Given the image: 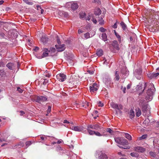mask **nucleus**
<instances>
[{
	"label": "nucleus",
	"instance_id": "f257e3e1",
	"mask_svg": "<svg viewBox=\"0 0 159 159\" xmlns=\"http://www.w3.org/2000/svg\"><path fill=\"white\" fill-rule=\"evenodd\" d=\"M148 22L151 23L152 27L155 31H159V16L155 14V11L149 9L148 11Z\"/></svg>",
	"mask_w": 159,
	"mask_h": 159
},
{
	"label": "nucleus",
	"instance_id": "f03ea898",
	"mask_svg": "<svg viewBox=\"0 0 159 159\" xmlns=\"http://www.w3.org/2000/svg\"><path fill=\"white\" fill-rule=\"evenodd\" d=\"M148 88L147 90V95L146 97V99L148 101H151L152 98V96L155 91V89L154 85L152 83H145L144 89Z\"/></svg>",
	"mask_w": 159,
	"mask_h": 159
},
{
	"label": "nucleus",
	"instance_id": "7ed1b4c3",
	"mask_svg": "<svg viewBox=\"0 0 159 159\" xmlns=\"http://www.w3.org/2000/svg\"><path fill=\"white\" fill-rule=\"evenodd\" d=\"M129 75V71L125 68H123L121 70L120 73L118 71H116L115 73L116 80L118 81L120 78V76L121 78L124 79L125 78Z\"/></svg>",
	"mask_w": 159,
	"mask_h": 159
},
{
	"label": "nucleus",
	"instance_id": "20e7f679",
	"mask_svg": "<svg viewBox=\"0 0 159 159\" xmlns=\"http://www.w3.org/2000/svg\"><path fill=\"white\" fill-rule=\"evenodd\" d=\"M142 110L143 115L148 116L150 114V108L147 103H144L142 106Z\"/></svg>",
	"mask_w": 159,
	"mask_h": 159
},
{
	"label": "nucleus",
	"instance_id": "39448f33",
	"mask_svg": "<svg viewBox=\"0 0 159 159\" xmlns=\"http://www.w3.org/2000/svg\"><path fill=\"white\" fill-rule=\"evenodd\" d=\"M115 140L116 143L122 145H127L128 144V141L122 138H115Z\"/></svg>",
	"mask_w": 159,
	"mask_h": 159
},
{
	"label": "nucleus",
	"instance_id": "423d86ee",
	"mask_svg": "<svg viewBox=\"0 0 159 159\" xmlns=\"http://www.w3.org/2000/svg\"><path fill=\"white\" fill-rule=\"evenodd\" d=\"M96 155L98 156L99 159H108L107 155L101 151H97Z\"/></svg>",
	"mask_w": 159,
	"mask_h": 159
},
{
	"label": "nucleus",
	"instance_id": "0eeeda50",
	"mask_svg": "<svg viewBox=\"0 0 159 159\" xmlns=\"http://www.w3.org/2000/svg\"><path fill=\"white\" fill-rule=\"evenodd\" d=\"M142 70L140 68L136 69L134 72V74L138 80H140L142 77Z\"/></svg>",
	"mask_w": 159,
	"mask_h": 159
},
{
	"label": "nucleus",
	"instance_id": "6e6552de",
	"mask_svg": "<svg viewBox=\"0 0 159 159\" xmlns=\"http://www.w3.org/2000/svg\"><path fill=\"white\" fill-rule=\"evenodd\" d=\"M111 106L113 108L120 110L122 109V106L121 104H117L113 102L110 103Z\"/></svg>",
	"mask_w": 159,
	"mask_h": 159
},
{
	"label": "nucleus",
	"instance_id": "1a4fd4ad",
	"mask_svg": "<svg viewBox=\"0 0 159 159\" xmlns=\"http://www.w3.org/2000/svg\"><path fill=\"white\" fill-rule=\"evenodd\" d=\"M57 79L61 82L64 81L66 79V76L64 74L60 73L56 76Z\"/></svg>",
	"mask_w": 159,
	"mask_h": 159
},
{
	"label": "nucleus",
	"instance_id": "9d476101",
	"mask_svg": "<svg viewBox=\"0 0 159 159\" xmlns=\"http://www.w3.org/2000/svg\"><path fill=\"white\" fill-rule=\"evenodd\" d=\"M71 129L75 131L82 132L84 128V127L80 126H73L71 128Z\"/></svg>",
	"mask_w": 159,
	"mask_h": 159
},
{
	"label": "nucleus",
	"instance_id": "9b49d317",
	"mask_svg": "<svg viewBox=\"0 0 159 159\" xmlns=\"http://www.w3.org/2000/svg\"><path fill=\"white\" fill-rule=\"evenodd\" d=\"M43 53L41 56V57L39 58H42L47 57L48 55L49 52H50V50H48L47 48H44L43 50Z\"/></svg>",
	"mask_w": 159,
	"mask_h": 159
},
{
	"label": "nucleus",
	"instance_id": "f8f14e48",
	"mask_svg": "<svg viewBox=\"0 0 159 159\" xmlns=\"http://www.w3.org/2000/svg\"><path fill=\"white\" fill-rule=\"evenodd\" d=\"M98 85L97 84L94 83L89 87L90 91L91 92H94L98 90Z\"/></svg>",
	"mask_w": 159,
	"mask_h": 159
},
{
	"label": "nucleus",
	"instance_id": "ddd939ff",
	"mask_svg": "<svg viewBox=\"0 0 159 159\" xmlns=\"http://www.w3.org/2000/svg\"><path fill=\"white\" fill-rule=\"evenodd\" d=\"M55 47L58 52H61L63 51L65 48V45L63 44L62 45H56Z\"/></svg>",
	"mask_w": 159,
	"mask_h": 159
},
{
	"label": "nucleus",
	"instance_id": "4468645a",
	"mask_svg": "<svg viewBox=\"0 0 159 159\" xmlns=\"http://www.w3.org/2000/svg\"><path fill=\"white\" fill-rule=\"evenodd\" d=\"M111 79L109 76H105L103 78V81L107 85H109L111 83Z\"/></svg>",
	"mask_w": 159,
	"mask_h": 159
},
{
	"label": "nucleus",
	"instance_id": "2eb2a0df",
	"mask_svg": "<svg viewBox=\"0 0 159 159\" xmlns=\"http://www.w3.org/2000/svg\"><path fill=\"white\" fill-rule=\"evenodd\" d=\"M68 3L69 5H71V8L73 11L76 10L78 7V4L76 2H69Z\"/></svg>",
	"mask_w": 159,
	"mask_h": 159
},
{
	"label": "nucleus",
	"instance_id": "dca6fc26",
	"mask_svg": "<svg viewBox=\"0 0 159 159\" xmlns=\"http://www.w3.org/2000/svg\"><path fill=\"white\" fill-rule=\"evenodd\" d=\"M134 150L137 152H143L145 151V149L143 147L137 146L134 148Z\"/></svg>",
	"mask_w": 159,
	"mask_h": 159
},
{
	"label": "nucleus",
	"instance_id": "f3484780",
	"mask_svg": "<svg viewBox=\"0 0 159 159\" xmlns=\"http://www.w3.org/2000/svg\"><path fill=\"white\" fill-rule=\"evenodd\" d=\"M94 129L97 130H100L102 131H105V130L101 127L98 124H94Z\"/></svg>",
	"mask_w": 159,
	"mask_h": 159
},
{
	"label": "nucleus",
	"instance_id": "a211bd4d",
	"mask_svg": "<svg viewBox=\"0 0 159 159\" xmlns=\"http://www.w3.org/2000/svg\"><path fill=\"white\" fill-rule=\"evenodd\" d=\"M47 99V98L45 97L38 96L37 98L36 101L39 103H40L41 102L45 101Z\"/></svg>",
	"mask_w": 159,
	"mask_h": 159
},
{
	"label": "nucleus",
	"instance_id": "6ab92c4d",
	"mask_svg": "<svg viewBox=\"0 0 159 159\" xmlns=\"http://www.w3.org/2000/svg\"><path fill=\"white\" fill-rule=\"evenodd\" d=\"M48 38L46 35H43L40 39V41L43 44H46L48 41Z\"/></svg>",
	"mask_w": 159,
	"mask_h": 159
},
{
	"label": "nucleus",
	"instance_id": "aec40b11",
	"mask_svg": "<svg viewBox=\"0 0 159 159\" xmlns=\"http://www.w3.org/2000/svg\"><path fill=\"white\" fill-rule=\"evenodd\" d=\"M112 45L113 47L116 49L118 50H119L120 48L119 47V45L117 41H114L113 42Z\"/></svg>",
	"mask_w": 159,
	"mask_h": 159
},
{
	"label": "nucleus",
	"instance_id": "412c9836",
	"mask_svg": "<svg viewBox=\"0 0 159 159\" xmlns=\"http://www.w3.org/2000/svg\"><path fill=\"white\" fill-rule=\"evenodd\" d=\"M100 37L105 42L107 40V36L105 33H102L101 35L100 36Z\"/></svg>",
	"mask_w": 159,
	"mask_h": 159
},
{
	"label": "nucleus",
	"instance_id": "4be33fe9",
	"mask_svg": "<svg viewBox=\"0 0 159 159\" xmlns=\"http://www.w3.org/2000/svg\"><path fill=\"white\" fill-rule=\"evenodd\" d=\"M105 131H101L100 132H99L97 131H95L94 134L98 136H102L105 135V134H104V132Z\"/></svg>",
	"mask_w": 159,
	"mask_h": 159
},
{
	"label": "nucleus",
	"instance_id": "5701e85b",
	"mask_svg": "<svg viewBox=\"0 0 159 159\" xmlns=\"http://www.w3.org/2000/svg\"><path fill=\"white\" fill-rule=\"evenodd\" d=\"M6 66L11 70H13L14 67V64L13 63L11 62L7 64L6 65Z\"/></svg>",
	"mask_w": 159,
	"mask_h": 159
},
{
	"label": "nucleus",
	"instance_id": "b1692460",
	"mask_svg": "<svg viewBox=\"0 0 159 159\" xmlns=\"http://www.w3.org/2000/svg\"><path fill=\"white\" fill-rule=\"evenodd\" d=\"M95 34V33L94 32H93V35H91V36L90 35V34L89 33H85L84 35V38L85 39H89L90 37H92Z\"/></svg>",
	"mask_w": 159,
	"mask_h": 159
},
{
	"label": "nucleus",
	"instance_id": "393cba45",
	"mask_svg": "<svg viewBox=\"0 0 159 159\" xmlns=\"http://www.w3.org/2000/svg\"><path fill=\"white\" fill-rule=\"evenodd\" d=\"M101 13V11L100 9L98 8L95 9L94 10V13L96 15H99Z\"/></svg>",
	"mask_w": 159,
	"mask_h": 159
},
{
	"label": "nucleus",
	"instance_id": "a878e982",
	"mask_svg": "<svg viewBox=\"0 0 159 159\" xmlns=\"http://www.w3.org/2000/svg\"><path fill=\"white\" fill-rule=\"evenodd\" d=\"M59 14L60 15H62L65 17H67L68 16V13L66 12H64L63 11H61L59 12Z\"/></svg>",
	"mask_w": 159,
	"mask_h": 159
},
{
	"label": "nucleus",
	"instance_id": "bb28decb",
	"mask_svg": "<svg viewBox=\"0 0 159 159\" xmlns=\"http://www.w3.org/2000/svg\"><path fill=\"white\" fill-rule=\"evenodd\" d=\"M96 54L99 57L101 56L103 54V50L102 49L98 50L96 52Z\"/></svg>",
	"mask_w": 159,
	"mask_h": 159
},
{
	"label": "nucleus",
	"instance_id": "cd10ccee",
	"mask_svg": "<svg viewBox=\"0 0 159 159\" xmlns=\"http://www.w3.org/2000/svg\"><path fill=\"white\" fill-rule=\"evenodd\" d=\"M136 116L137 117L139 116L141 114V110L140 109L138 108L136 110Z\"/></svg>",
	"mask_w": 159,
	"mask_h": 159
},
{
	"label": "nucleus",
	"instance_id": "c85d7f7f",
	"mask_svg": "<svg viewBox=\"0 0 159 159\" xmlns=\"http://www.w3.org/2000/svg\"><path fill=\"white\" fill-rule=\"evenodd\" d=\"M134 116V111L132 110H131L130 112H129V117L131 119H132L133 118Z\"/></svg>",
	"mask_w": 159,
	"mask_h": 159
},
{
	"label": "nucleus",
	"instance_id": "c756f323",
	"mask_svg": "<svg viewBox=\"0 0 159 159\" xmlns=\"http://www.w3.org/2000/svg\"><path fill=\"white\" fill-rule=\"evenodd\" d=\"M120 24L123 30H125L126 28V25L123 22H121Z\"/></svg>",
	"mask_w": 159,
	"mask_h": 159
},
{
	"label": "nucleus",
	"instance_id": "7c9ffc66",
	"mask_svg": "<svg viewBox=\"0 0 159 159\" xmlns=\"http://www.w3.org/2000/svg\"><path fill=\"white\" fill-rule=\"evenodd\" d=\"M125 136L126 138L129 140H130L132 139V137L129 134L125 133Z\"/></svg>",
	"mask_w": 159,
	"mask_h": 159
},
{
	"label": "nucleus",
	"instance_id": "2f4dec72",
	"mask_svg": "<svg viewBox=\"0 0 159 159\" xmlns=\"http://www.w3.org/2000/svg\"><path fill=\"white\" fill-rule=\"evenodd\" d=\"M80 18L81 19H83L85 18L86 16V14L83 12H81L80 14Z\"/></svg>",
	"mask_w": 159,
	"mask_h": 159
},
{
	"label": "nucleus",
	"instance_id": "473e14b6",
	"mask_svg": "<svg viewBox=\"0 0 159 159\" xmlns=\"http://www.w3.org/2000/svg\"><path fill=\"white\" fill-rule=\"evenodd\" d=\"M148 136L147 134H144L141 137H140L139 138V140H142L143 139H146Z\"/></svg>",
	"mask_w": 159,
	"mask_h": 159
},
{
	"label": "nucleus",
	"instance_id": "72a5a7b5",
	"mask_svg": "<svg viewBox=\"0 0 159 159\" xmlns=\"http://www.w3.org/2000/svg\"><path fill=\"white\" fill-rule=\"evenodd\" d=\"M87 130L88 132L89 133V134L91 135H93L95 133V131H93L89 129H87Z\"/></svg>",
	"mask_w": 159,
	"mask_h": 159
},
{
	"label": "nucleus",
	"instance_id": "f704fd0d",
	"mask_svg": "<svg viewBox=\"0 0 159 159\" xmlns=\"http://www.w3.org/2000/svg\"><path fill=\"white\" fill-rule=\"evenodd\" d=\"M116 37L117 38L119 42V43H120L121 42V38L120 36V35L118 34H117L116 35H115Z\"/></svg>",
	"mask_w": 159,
	"mask_h": 159
},
{
	"label": "nucleus",
	"instance_id": "c9c22d12",
	"mask_svg": "<svg viewBox=\"0 0 159 159\" xmlns=\"http://www.w3.org/2000/svg\"><path fill=\"white\" fill-rule=\"evenodd\" d=\"M150 121L148 118H146L143 121V123L146 125H148L150 123Z\"/></svg>",
	"mask_w": 159,
	"mask_h": 159
},
{
	"label": "nucleus",
	"instance_id": "e433bc0d",
	"mask_svg": "<svg viewBox=\"0 0 159 159\" xmlns=\"http://www.w3.org/2000/svg\"><path fill=\"white\" fill-rule=\"evenodd\" d=\"M23 1L27 4L30 5H32L33 3L32 2H30L28 0H23Z\"/></svg>",
	"mask_w": 159,
	"mask_h": 159
},
{
	"label": "nucleus",
	"instance_id": "4c0bfd02",
	"mask_svg": "<svg viewBox=\"0 0 159 159\" xmlns=\"http://www.w3.org/2000/svg\"><path fill=\"white\" fill-rule=\"evenodd\" d=\"M130 155L131 156L134 157H137L139 156L137 153L135 152H132L130 153Z\"/></svg>",
	"mask_w": 159,
	"mask_h": 159
},
{
	"label": "nucleus",
	"instance_id": "58836bf2",
	"mask_svg": "<svg viewBox=\"0 0 159 159\" xmlns=\"http://www.w3.org/2000/svg\"><path fill=\"white\" fill-rule=\"evenodd\" d=\"M147 75L148 77L150 79H152V78H154L153 73H148L147 74Z\"/></svg>",
	"mask_w": 159,
	"mask_h": 159
},
{
	"label": "nucleus",
	"instance_id": "ea45409f",
	"mask_svg": "<svg viewBox=\"0 0 159 159\" xmlns=\"http://www.w3.org/2000/svg\"><path fill=\"white\" fill-rule=\"evenodd\" d=\"M89 106V103L85 102L84 103V105H83V107H84L85 108H86L87 107H88Z\"/></svg>",
	"mask_w": 159,
	"mask_h": 159
},
{
	"label": "nucleus",
	"instance_id": "a19ab883",
	"mask_svg": "<svg viewBox=\"0 0 159 159\" xmlns=\"http://www.w3.org/2000/svg\"><path fill=\"white\" fill-rule=\"evenodd\" d=\"M94 125H88L87 129H94Z\"/></svg>",
	"mask_w": 159,
	"mask_h": 159
},
{
	"label": "nucleus",
	"instance_id": "79ce46f5",
	"mask_svg": "<svg viewBox=\"0 0 159 159\" xmlns=\"http://www.w3.org/2000/svg\"><path fill=\"white\" fill-rule=\"evenodd\" d=\"M149 154L150 156L153 157H156L155 153L153 152H149Z\"/></svg>",
	"mask_w": 159,
	"mask_h": 159
},
{
	"label": "nucleus",
	"instance_id": "37998d69",
	"mask_svg": "<svg viewBox=\"0 0 159 159\" xmlns=\"http://www.w3.org/2000/svg\"><path fill=\"white\" fill-rule=\"evenodd\" d=\"M99 30L102 32H104L106 31V30L103 27H101L99 28Z\"/></svg>",
	"mask_w": 159,
	"mask_h": 159
},
{
	"label": "nucleus",
	"instance_id": "c03bdc74",
	"mask_svg": "<svg viewBox=\"0 0 159 159\" xmlns=\"http://www.w3.org/2000/svg\"><path fill=\"white\" fill-rule=\"evenodd\" d=\"M99 23L100 24L102 25L104 24V20L102 18L99 20Z\"/></svg>",
	"mask_w": 159,
	"mask_h": 159
},
{
	"label": "nucleus",
	"instance_id": "a18cd8bd",
	"mask_svg": "<svg viewBox=\"0 0 159 159\" xmlns=\"http://www.w3.org/2000/svg\"><path fill=\"white\" fill-rule=\"evenodd\" d=\"M32 144L31 142L30 141H27L25 143V144L26 146H29Z\"/></svg>",
	"mask_w": 159,
	"mask_h": 159
},
{
	"label": "nucleus",
	"instance_id": "49530a36",
	"mask_svg": "<svg viewBox=\"0 0 159 159\" xmlns=\"http://www.w3.org/2000/svg\"><path fill=\"white\" fill-rule=\"evenodd\" d=\"M153 75L154 78H155L159 75V72L156 73H153Z\"/></svg>",
	"mask_w": 159,
	"mask_h": 159
},
{
	"label": "nucleus",
	"instance_id": "de8ad7c7",
	"mask_svg": "<svg viewBox=\"0 0 159 159\" xmlns=\"http://www.w3.org/2000/svg\"><path fill=\"white\" fill-rule=\"evenodd\" d=\"M17 90L20 93H22L23 92V90L21 89L19 87H17Z\"/></svg>",
	"mask_w": 159,
	"mask_h": 159
},
{
	"label": "nucleus",
	"instance_id": "09e8293b",
	"mask_svg": "<svg viewBox=\"0 0 159 159\" xmlns=\"http://www.w3.org/2000/svg\"><path fill=\"white\" fill-rule=\"evenodd\" d=\"M98 106L99 107H102L103 106V103H102L101 102V101L98 102Z\"/></svg>",
	"mask_w": 159,
	"mask_h": 159
},
{
	"label": "nucleus",
	"instance_id": "8fccbe9b",
	"mask_svg": "<svg viewBox=\"0 0 159 159\" xmlns=\"http://www.w3.org/2000/svg\"><path fill=\"white\" fill-rule=\"evenodd\" d=\"M107 132H109L110 134L112 133V130L111 129H110L109 128H107Z\"/></svg>",
	"mask_w": 159,
	"mask_h": 159
},
{
	"label": "nucleus",
	"instance_id": "3c124183",
	"mask_svg": "<svg viewBox=\"0 0 159 159\" xmlns=\"http://www.w3.org/2000/svg\"><path fill=\"white\" fill-rule=\"evenodd\" d=\"M121 89H122V90L123 91V92L124 93H125L126 92V88L125 87H124V88H123V86H121Z\"/></svg>",
	"mask_w": 159,
	"mask_h": 159
},
{
	"label": "nucleus",
	"instance_id": "603ef678",
	"mask_svg": "<svg viewBox=\"0 0 159 159\" xmlns=\"http://www.w3.org/2000/svg\"><path fill=\"white\" fill-rule=\"evenodd\" d=\"M51 107L50 106H48L47 110V112L48 113L50 112L51 111Z\"/></svg>",
	"mask_w": 159,
	"mask_h": 159
},
{
	"label": "nucleus",
	"instance_id": "864d4df0",
	"mask_svg": "<svg viewBox=\"0 0 159 159\" xmlns=\"http://www.w3.org/2000/svg\"><path fill=\"white\" fill-rule=\"evenodd\" d=\"M57 37H58V36H57ZM57 41L58 44V45L61 44V42L60 40V39L58 38H57Z\"/></svg>",
	"mask_w": 159,
	"mask_h": 159
},
{
	"label": "nucleus",
	"instance_id": "5fc2aeb1",
	"mask_svg": "<svg viewBox=\"0 0 159 159\" xmlns=\"http://www.w3.org/2000/svg\"><path fill=\"white\" fill-rule=\"evenodd\" d=\"M90 18H91L90 16L89 15L87 17L85 18V19L86 20H90Z\"/></svg>",
	"mask_w": 159,
	"mask_h": 159
},
{
	"label": "nucleus",
	"instance_id": "6e6d98bb",
	"mask_svg": "<svg viewBox=\"0 0 159 159\" xmlns=\"http://www.w3.org/2000/svg\"><path fill=\"white\" fill-rule=\"evenodd\" d=\"M44 137H45V140H48L50 138V136H44Z\"/></svg>",
	"mask_w": 159,
	"mask_h": 159
},
{
	"label": "nucleus",
	"instance_id": "4d7b16f0",
	"mask_svg": "<svg viewBox=\"0 0 159 159\" xmlns=\"http://www.w3.org/2000/svg\"><path fill=\"white\" fill-rule=\"evenodd\" d=\"M112 27L116 29L117 28V25L116 23H115L113 26Z\"/></svg>",
	"mask_w": 159,
	"mask_h": 159
},
{
	"label": "nucleus",
	"instance_id": "13d9d810",
	"mask_svg": "<svg viewBox=\"0 0 159 159\" xmlns=\"http://www.w3.org/2000/svg\"><path fill=\"white\" fill-rule=\"evenodd\" d=\"M83 32V31L80 29H79L78 30V33L79 34H80L81 33Z\"/></svg>",
	"mask_w": 159,
	"mask_h": 159
},
{
	"label": "nucleus",
	"instance_id": "bf43d9fd",
	"mask_svg": "<svg viewBox=\"0 0 159 159\" xmlns=\"http://www.w3.org/2000/svg\"><path fill=\"white\" fill-rule=\"evenodd\" d=\"M63 122L64 123H67V124L70 123V122L69 121H67L66 120H64V121H63Z\"/></svg>",
	"mask_w": 159,
	"mask_h": 159
},
{
	"label": "nucleus",
	"instance_id": "052dcab7",
	"mask_svg": "<svg viewBox=\"0 0 159 159\" xmlns=\"http://www.w3.org/2000/svg\"><path fill=\"white\" fill-rule=\"evenodd\" d=\"M4 66V64L2 62L0 61V67L1 66Z\"/></svg>",
	"mask_w": 159,
	"mask_h": 159
},
{
	"label": "nucleus",
	"instance_id": "680f3d73",
	"mask_svg": "<svg viewBox=\"0 0 159 159\" xmlns=\"http://www.w3.org/2000/svg\"><path fill=\"white\" fill-rule=\"evenodd\" d=\"M0 35L1 37L4 38V37L5 34L3 33H0Z\"/></svg>",
	"mask_w": 159,
	"mask_h": 159
},
{
	"label": "nucleus",
	"instance_id": "e2e57ef3",
	"mask_svg": "<svg viewBox=\"0 0 159 159\" xmlns=\"http://www.w3.org/2000/svg\"><path fill=\"white\" fill-rule=\"evenodd\" d=\"M119 147L120 148H123L124 149H129L130 148V147L129 146H127L126 147H124V148H123L121 146H119Z\"/></svg>",
	"mask_w": 159,
	"mask_h": 159
},
{
	"label": "nucleus",
	"instance_id": "0e129e2a",
	"mask_svg": "<svg viewBox=\"0 0 159 159\" xmlns=\"http://www.w3.org/2000/svg\"><path fill=\"white\" fill-rule=\"evenodd\" d=\"M20 115L22 116L24 114H25V112L22 111H20Z\"/></svg>",
	"mask_w": 159,
	"mask_h": 159
},
{
	"label": "nucleus",
	"instance_id": "69168bd1",
	"mask_svg": "<svg viewBox=\"0 0 159 159\" xmlns=\"http://www.w3.org/2000/svg\"><path fill=\"white\" fill-rule=\"evenodd\" d=\"M131 85L130 84H129L127 85V89H129L131 87Z\"/></svg>",
	"mask_w": 159,
	"mask_h": 159
},
{
	"label": "nucleus",
	"instance_id": "338daca9",
	"mask_svg": "<svg viewBox=\"0 0 159 159\" xmlns=\"http://www.w3.org/2000/svg\"><path fill=\"white\" fill-rule=\"evenodd\" d=\"M92 21L94 23L96 24L97 23V20L96 19H92Z\"/></svg>",
	"mask_w": 159,
	"mask_h": 159
},
{
	"label": "nucleus",
	"instance_id": "774afa93",
	"mask_svg": "<svg viewBox=\"0 0 159 159\" xmlns=\"http://www.w3.org/2000/svg\"><path fill=\"white\" fill-rule=\"evenodd\" d=\"M39 49V48L37 47H35V48L34 49V50L35 51H37Z\"/></svg>",
	"mask_w": 159,
	"mask_h": 159
}]
</instances>
